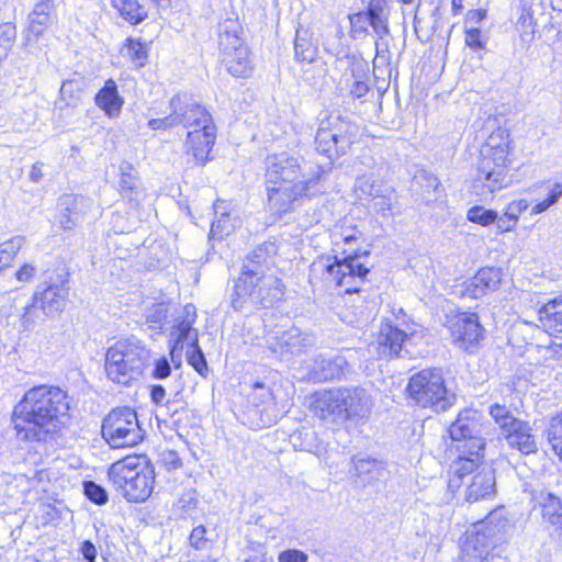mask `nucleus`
<instances>
[{
	"instance_id": "obj_1",
	"label": "nucleus",
	"mask_w": 562,
	"mask_h": 562,
	"mask_svg": "<svg viewBox=\"0 0 562 562\" xmlns=\"http://www.w3.org/2000/svg\"><path fill=\"white\" fill-rule=\"evenodd\" d=\"M67 393L58 386L37 385L26 391L13 407L11 426L21 442L50 445L69 419Z\"/></svg>"
},
{
	"instance_id": "obj_2",
	"label": "nucleus",
	"mask_w": 562,
	"mask_h": 562,
	"mask_svg": "<svg viewBox=\"0 0 562 562\" xmlns=\"http://www.w3.org/2000/svg\"><path fill=\"white\" fill-rule=\"evenodd\" d=\"M325 170L319 166L306 169L300 159L285 151L266 158V189L269 210L283 214L293 203L324 192L322 177Z\"/></svg>"
},
{
	"instance_id": "obj_3",
	"label": "nucleus",
	"mask_w": 562,
	"mask_h": 562,
	"mask_svg": "<svg viewBox=\"0 0 562 562\" xmlns=\"http://www.w3.org/2000/svg\"><path fill=\"white\" fill-rule=\"evenodd\" d=\"M108 475L116 491L128 502H145L155 483L154 465L144 457H126L114 462Z\"/></svg>"
},
{
	"instance_id": "obj_4",
	"label": "nucleus",
	"mask_w": 562,
	"mask_h": 562,
	"mask_svg": "<svg viewBox=\"0 0 562 562\" xmlns=\"http://www.w3.org/2000/svg\"><path fill=\"white\" fill-rule=\"evenodd\" d=\"M68 277L65 273L47 271L36 285L31 303L24 307L21 321L25 329H31L42 315L53 317L61 313L69 295Z\"/></svg>"
},
{
	"instance_id": "obj_5",
	"label": "nucleus",
	"mask_w": 562,
	"mask_h": 562,
	"mask_svg": "<svg viewBox=\"0 0 562 562\" xmlns=\"http://www.w3.org/2000/svg\"><path fill=\"white\" fill-rule=\"evenodd\" d=\"M285 286L282 280L274 274H261L256 277H238L234 281L231 293V306L237 311H244L247 305L269 308L281 302Z\"/></svg>"
},
{
	"instance_id": "obj_6",
	"label": "nucleus",
	"mask_w": 562,
	"mask_h": 562,
	"mask_svg": "<svg viewBox=\"0 0 562 562\" xmlns=\"http://www.w3.org/2000/svg\"><path fill=\"white\" fill-rule=\"evenodd\" d=\"M218 49L221 63L236 78H248L254 71L250 49L245 43L244 29L237 18L218 24Z\"/></svg>"
},
{
	"instance_id": "obj_7",
	"label": "nucleus",
	"mask_w": 562,
	"mask_h": 562,
	"mask_svg": "<svg viewBox=\"0 0 562 562\" xmlns=\"http://www.w3.org/2000/svg\"><path fill=\"white\" fill-rule=\"evenodd\" d=\"M148 357L149 351L139 340L134 338L120 340L106 351V375L117 384L127 385L142 374Z\"/></svg>"
},
{
	"instance_id": "obj_8",
	"label": "nucleus",
	"mask_w": 562,
	"mask_h": 562,
	"mask_svg": "<svg viewBox=\"0 0 562 562\" xmlns=\"http://www.w3.org/2000/svg\"><path fill=\"white\" fill-rule=\"evenodd\" d=\"M406 393L416 405L437 413L450 408L456 400L454 394L448 391L439 368H427L413 374L406 385Z\"/></svg>"
},
{
	"instance_id": "obj_9",
	"label": "nucleus",
	"mask_w": 562,
	"mask_h": 562,
	"mask_svg": "<svg viewBox=\"0 0 562 562\" xmlns=\"http://www.w3.org/2000/svg\"><path fill=\"white\" fill-rule=\"evenodd\" d=\"M359 127L348 116L330 113L322 119L315 135L316 150L329 159V165L345 155L355 143Z\"/></svg>"
},
{
	"instance_id": "obj_10",
	"label": "nucleus",
	"mask_w": 562,
	"mask_h": 562,
	"mask_svg": "<svg viewBox=\"0 0 562 562\" xmlns=\"http://www.w3.org/2000/svg\"><path fill=\"white\" fill-rule=\"evenodd\" d=\"M101 434L112 449L135 447L145 436L136 412L127 406L113 408L103 418Z\"/></svg>"
},
{
	"instance_id": "obj_11",
	"label": "nucleus",
	"mask_w": 562,
	"mask_h": 562,
	"mask_svg": "<svg viewBox=\"0 0 562 562\" xmlns=\"http://www.w3.org/2000/svg\"><path fill=\"white\" fill-rule=\"evenodd\" d=\"M369 251H355L351 255L339 259L337 256L325 259L324 269L328 274L329 281L336 286L344 288L346 293L359 292L360 285L364 282L370 269L359 262L362 256H368Z\"/></svg>"
},
{
	"instance_id": "obj_12",
	"label": "nucleus",
	"mask_w": 562,
	"mask_h": 562,
	"mask_svg": "<svg viewBox=\"0 0 562 562\" xmlns=\"http://www.w3.org/2000/svg\"><path fill=\"white\" fill-rule=\"evenodd\" d=\"M515 161V147L509 130L498 126L494 130V191L519 181V166H514Z\"/></svg>"
},
{
	"instance_id": "obj_13",
	"label": "nucleus",
	"mask_w": 562,
	"mask_h": 562,
	"mask_svg": "<svg viewBox=\"0 0 562 562\" xmlns=\"http://www.w3.org/2000/svg\"><path fill=\"white\" fill-rule=\"evenodd\" d=\"M475 412L460 413L454 423L449 427L450 438L456 442V450L462 459H471V462H481L485 441L477 436V424L474 422Z\"/></svg>"
},
{
	"instance_id": "obj_14",
	"label": "nucleus",
	"mask_w": 562,
	"mask_h": 562,
	"mask_svg": "<svg viewBox=\"0 0 562 562\" xmlns=\"http://www.w3.org/2000/svg\"><path fill=\"white\" fill-rule=\"evenodd\" d=\"M505 408L494 404V426L499 432L498 440H505L510 448L518 449L521 453L529 454L537 450V443L529 428L521 420L504 413ZM496 427H494V431Z\"/></svg>"
},
{
	"instance_id": "obj_15",
	"label": "nucleus",
	"mask_w": 562,
	"mask_h": 562,
	"mask_svg": "<svg viewBox=\"0 0 562 562\" xmlns=\"http://www.w3.org/2000/svg\"><path fill=\"white\" fill-rule=\"evenodd\" d=\"M251 426L266 428L277 423L279 412L272 392L262 383H256L248 396L247 412Z\"/></svg>"
},
{
	"instance_id": "obj_16",
	"label": "nucleus",
	"mask_w": 562,
	"mask_h": 562,
	"mask_svg": "<svg viewBox=\"0 0 562 562\" xmlns=\"http://www.w3.org/2000/svg\"><path fill=\"white\" fill-rule=\"evenodd\" d=\"M170 111L173 112L176 126L182 125L186 128L194 130L213 122L211 114L189 93H177L169 102Z\"/></svg>"
},
{
	"instance_id": "obj_17",
	"label": "nucleus",
	"mask_w": 562,
	"mask_h": 562,
	"mask_svg": "<svg viewBox=\"0 0 562 562\" xmlns=\"http://www.w3.org/2000/svg\"><path fill=\"white\" fill-rule=\"evenodd\" d=\"M447 327L453 345L465 351H472L483 334L479 317L473 313H462L451 317L448 321Z\"/></svg>"
},
{
	"instance_id": "obj_18",
	"label": "nucleus",
	"mask_w": 562,
	"mask_h": 562,
	"mask_svg": "<svg viewBox=\"0 0 562 562\" xmlns=\"http://www.w3.org/2000/svg\"><path fill=\"white\" fill-rule=\"evenodd\" d=\"M492 529L486 522L474 525V532L467 536L461 548V562H491Z\"/></svg>"
},
{
	"instance_id": "obj_19",
	"label": "nucleus",
	"mask_w": 562,
	"mask_h": 562,
	"mask_svg": "<svg viewBox=\"0 0 562 562\" xmlns=\"http://www.w3.org/2000/svg\"><path fill=\"white\" fill-rule=\"evenodd\" d=\"M407 338L406 329H401L387 319L381 324L376 339L370 347L381 359L401 357V351Z\"/></svg>"
},
{
	"instance_id": "obj_20",
	"label": "nucleus",
	"mask_w": 562,
	"mask_h": 562,
	"mask_svg": "<svg viewBox=\"0 0 562 562\" xmlns=\"http://www.w3.org/2000/svg\"><path fill=\"white\" fill-rule=\"evenodd\" d=\"M338 400L341 406L342 420L364 419L369 416L372 401L362 387H338Z\"/></svg>"
},
{
	"instance_id": "obj_21",
	"label": "nucleus",
	"mask_w": 562,
	"mask_h": 562,
	"mask_svg": "<svg viewBox=\"0 0 562 562\" xmlns=\"http://www.w3.org/2000/svg\"><path fill=\"white\" fill-rule=\"evenodd\" d=\"M56 20L55 0H35L26 19V38L38 41Z\"/></svg>"
},
{
	"instance_id": "obj_22",
	"label": "nucleus",
	"mask_w": 562,
	"mask_h": 562,
	"mask_svg": "<svg viewBox=\"0 0 562 562\" xmlns=\"http://www.w3.org/2000/svg\"><path fill=\"white\" fill-rule=\"evenodd\" d=\"M186 315H179L175 318V324L170 331V358L176 368L181 366V353L186 342L192 334V326L195 323V307L192 304L184 306Z\"/></svg>"
},
{
	"instance_id": "obj_23",
	"label": "nucleus",
	"mask_w": 562,
	"mask_h": 562,
	"mask_svg": "<svg viewBox=\"0 0 562 562\" xmlns=\"http://www.w3.org/2000/svg\"><path fill=\"white\" fill-rule=\"evenodd\" d=\"M314 342L315 338L312 335L303 333L295 326L283 331H277L267 339L268 348L273 353L280 355L300 353Z\"/></svg>"
},
{
	"instance_id": "obj_24",
	"label": "nucleus",
	"mask_w": 562,
	"mask_h": 562,
	"mask_svg": "<svg viewBox=\"0 0 562 562\" xmlns=\"http://www.w3.org/2000/svg\"><path fill=\"white\" fill-rule=\"evenodd\" d=\"M277 252L274 241L268 240L257 246L245 258L239 277L269 274L268 271L274 266Z\"/></svg>"
},
{
	"instance_id": "obj_25",
	"label": "nucleus",
	"mask_w": 562,
	"mask_h": 562,
	"mask_svg": "<svg viewBox=\"0 0 562 562\" xmlns=\"http://www.w3.org/2000/svg\"><path fill=\"white\" fill-rule=\"evenodd\" d=\"M215 130L214 123L211 122L187 133V153L191 154L198 164L204 165L207 161L209 154L216 138Z\"/></svg>"
},
{
	"instance_id": "obj_26",
	"label": "nucleus",
	"mask_w": 562,
	"mask_h": 562,
	"mask_svg": "<svg viewBox=\"0 0 562 562\" xmlns=\"http://www.w3.org/2000/svg\"><path fill=\"white\" fill-rule=\"evenodd\" d=\"M311 409L315 416L323 420L344 423L337 389L315 393Z\"/></svg>"
},
{
	"instance_id": "obj_27",
	"label": "nucleus",
	"mask_w": 562,
	"mask_h": 562,
	"mask_svg": "<svg viewBox=\"0 0 562 562\" xmlns=\"http://www.w3.org/2000/svg\"><path fill=\"white\" fill-rule=\"evenodd\" d=\"M351 462L355 474L363 484H372L385 480L387 476V470L382 460L366 454H357L352 457Z\"/></svg>"
},
{
	"instance_id": "obj_28",
	"label": "nucleus",
	"mask_w": 562,
	"mask_h": 562,
	"mask_svg": "<svg viewBox=\"0 0 562 562\" xmlns=\"http://www.w3.org/2000/svg\"><path fill=\"white\" fill-rule=\"evenodd\" d=\"M94 103L111 119L120 115L124 99L120 95L117 85L113 79L105 81L104 86L95 94Z\"/></svg>"
},
{
	"instance_id": "obj_29",
	"label": "nucleus",
	"mask_w": 562,
	"mask_h": 562,
	"mask_svg": "<svg viewBox=\"0 0 562 562\" xmlns=\"http://www.w3.org/2000/svg\"><path fill=\"white\" fill-rule=\"evenodd\" d=\"M538 15H543V7L541 0H531L529 3L522 1L520 15L517 20V29L520 32L522 41H532L538 23Z\"/></svg>"
},
{
	"instance_id": "obj_30",
	"label": "nucleus",
	"mask_w": 562,
	"mask_h": 562,
	"mask_svg": "<svg viewBox=\"0 0 562 562\" xmlns=\"http://www.w3.org/2000/svg\"><path fill=\"white\" fill-rule=\"evenodd\" d=\"M179 315H186L184 307L178 313L170 314L168 305L162 302L155 303L145 311V319L149 328L169 333L175 318Z\"/></svg>"
},
{
	"instance_id": "obj_31",
	"label": "nucleus",
	"mask_w": 562,
	"mask_h": 562,
	"mask_svg": "<svg viewBox=\"0 0 562 562\" xmlns=\"http://www.w3.org/2000/svg\"><path fill=\"white\" fill-rule=\"evenodd\" d=\"M538 319L548 331L562 333V296L542 304L538 310Z\"/></svg>"
},
{
	"instance_id": "obj_32",
	"label": "nucleus",
	"mask_w": 562,
	"mask_h": 562,
	"mask_svg": "<svg viewBox=\"0 0 562 562\" xmlns=\"http://www.w3.org/2000/svg\"><path fill=\"white\" fill-rule=\"evenodd\" d=\"M224 202L217 201L214 204L215 220L211 224L210 239H223L229 236L236 228L238 220L232 217L229 212L225 211Z\"/></svg>"
},
{
	"instance_id": "obj_33",
	"label": "nucleus",
	"mask_w": 562,
	"mask_h": 562,
	"mask_svg": "<svg viewBox=\"0 0 562 562\" xmlns=\"http://www.w3.org/2000/svg\"><path fill=\"white\" fill-rule=\"evenodd\" d=\"M516 531L515 516L504 507L494 508V548L508 542Z\"/></svg>"
},
{
	"instance_id": "obj_34",
	"label": "nucleus",
	"mask_w": 562,
	"mask_h": 562,
	"mask_svg": "<svg viewBox=\"0 0 562 562\" xmlns=\"http://www.w3.org/2000/svg\"><path fill=\"white\" fill-rule=\"evenodd\" d=\"M364 11L370 26L380 38L389 34V10L385 0H370Z\"/></svg>"
},
{
	"instance_id": "obj_35",
	"label": "nucleus",
	"mask_w": 562,
	"mask_h": 562,
	"mask_svg": "<svg viewBox=\"0 0 562 562\" xmlns=\"http://www.w3.org/2000/svg\"><path fill=\"white\" fill-rule=\"evenodd\" d=\"M347 361L341 356L321 357L315 360L314 373L319 381L339 379L344 374Z\"/></svg>"
},
{
	"instance_id": "obj_36",
	"label": "nucleus",
	"mask_w": 562,
	"mask_h": 562,
	"mask_svg": "<svg viewBox=\"0 0 562 562\" xmlns=\"http://www.w3.org/2000/svg\"><path fill=\"white\" fill-rule=\"evenodd\" d=\"M120 15L133 25L139 24L148 18V12L138 0H111Z\"/></svg>"
},
{
	"instance_id": "obj_37",
	"label": "nucleus",
	"mask_w": 562,
	"mask_h": 562,
	"mask_svg": "<svg viewBox=\"0 0 562 562\" xmlns=\"http://www.w3.org/2000/svg\"><path fill=\"white\" fill-rule=\"evenodd\" d=\"M188 346L187 361L188 363L203 378H206L210 369L205 359V356L199 346L198 331L192 327V334H190L189 341L186 342Z\"/></svg>"
},
{
	"instance_id": "obj_38",
	"label": "nucleus",
	"mask_w": 562,
	"mask_h": 562,
	"mask_svg": "<svg viewBox=\"0 0 562 562\" xmlns=\"http://www.w3.org/2000/svg\"><path fill=\"white\" fill-rule=\"evenodd\" d=\"M492 268L485 267L467 283L464 294L473 299L486 295L491 288Z\"/></svg>"
},
{
	"instance_id": "obj_39",
	"label": "nucleus",
	"mask_w": 562,
	"mask_h": 562,
	"mask_svg": "<svg viewBox=\"0 0 562 562\" xmlns=\"http://www.w3.org/2000/svg\"><path fill=\"white\" fill-rule=\"evenodd\" d=\"M121 53L124 57H127L137 68L144 67L148 59L147 44L133 37L125 40Z\"/></svg>"
},
{
	"instance_id": "obj_40",
	"label": "nucleus",
	"mask_w": 562,
	"mask_h": 562,
	"mask_svg": "<svg viewBox=\"0 0 562 562\" xmlns=\"http://www.w3.org/2000/svg\"><path fill=\"white\" fill-rule=\"evenodd\" d=\"M86 87L82 78L64 80L59 90L60 99L67 106H77L81 102V95Z\"/></svg>"
},
{
	"instance_id": "obj_41",
	"label": "nucleus",
	"mask_w": 562,
	"mask_h": 562,
	"mask_svg": "<svg viewBox=\"0 0 562 562\" xmlns=\"http://www.w3.org/2000/svg\"><path fill=\"white\" fill-rule=\"evenodd\" d=\"M295 57L300 61L313 63L317 56V47L311 42L308 32L297 30L294 42Z\"/></svg>"
},
{
	"instance_id": "obj_42",
	"label": "nucleus",
	"mask_w": 562,
	"mask_h": 562,
	"mask_svg": "<svg viewBox=\"0 0 562 562\" xmlns=\"http://www.w3.org/2000/svg\"><path fill=\"white\" fill-rule=\"evenodd\" d=\"M542 517L562 532V503L559 497L549 493L542 503Z\"/></svg>"
},
{
	"instance_id": "obj_43",
	"label": "nucleus",
	"mask_w": 562,
	"mask_h": 562,
	"mask_svg": "<svg viewBox=\"0 0 562 562\" xmlns=\"http://www.w3.org/2000/svg\"><path fill=\"white\" fill-rule=\"evenodd\" d=\"M89 206V199L82 195L64 194L58 201L59 213H69L78 217H80Z\"/></svg>"
},
{
	"instance_id": "obj_44",
	"label": "nucleus",
	"mask_w": 562,
	"mask_h": 562,
	"mask_svg": "<svg viewBox=\"0 0 562 562\" xmlns=\"http://www.w3.org/2000/svg\"><path fill=\"white\" fill-rule=\"evenodd\" d=\"M492 493V480L486 474L477 473L473 476L471 484L468 487L467 499L469 502H476L485 498Z\"/></svg>"
},
{
	"instance_id": "obj_45",
	"label": "nucleus",
	"mask_w": 562,
	"mask_h": 562,
	"mask_svg": "<svg viewBox=\"0 0 562 562\" xmlns=\"http://www.w3.org/2000/svg\"><path fill=\"white\" fill-rule=\"evenodd\" d=\"M390 186L384 181L374 179L372 176H362L356 181L357 191L370 201L378 198L380 195V191H384V189H387Z\"/></svg>"
},
{
	"instance_id": "obj_46",
	"label": "nucleus",
	"mask_w": 562,
	"mask_h": 562,
	"mask_svg": "<svg viewBox=\"0 0 562 562\" xmlns=\"http://www.w3.org/2000/svg\"><path fill=\"white\" fill-rule=\"evenodd\" d=\"M546 435L552 450L562 460V414L551 418Z\"/></svg>"
},
{
	"instance_id": "obj_47",
	"label": "nucleus",
	"mask_w": 562,
	"mask_h": 562,
	"mask_svg": "<svg viewBox=\"0 0 562 562\" xmlns=\"http://www.w3.org/2000/svg\"><path fill=\"white\" fill-rule=\"evenodd\" d=\"M548 194L544 200L538 202L531 210V214H540L554 205L562 196V183L547 182Z\"/></svg>"
},
{
	"instance_id": "obj_48",
	"label": "nucleus",
	"mask_w": 562,
	"mask_h": 562,
	"mask_svg": "<svg viewBox=\"0 0 562 562\" xmlns=\"http://www.w3.org/2000/svg\"><path fill=\"white\" fill-rule=\"evenodd\" d=\"M293 446L300 450L317 453L321 449V443L317 440L316 434L313 430L305 429L292 436Z\"/></svg>"
},
{
	"instance_id": "obj_49",
	"label": "nucleus",
	"mask_w": 562,
	"mask_h": 562,
	"mask_svg": "<svg viewBox=\"0 0 562 562\" xmlns=\"http://www.w3.org/2000/svg\"><path fill=\"white\" fill-rule=\"evenodd\" d=\"M394 200L395 191L390 186L387 189H384V191H380V195L371 201V207L382 216H389L391 215Z\"/></svg>"
},
{
	"instance_id": "obj_50",
	"label": "nucleus",
	"mask_w": 562,
	"mask_h": 562,
	"mask_svg": "<svg viewBox=\"0 0 562 562\" xmlns=\"http://www.w3.org/2000/svg\"><path fill=\"white\" fill-rule=\"evenodd\" d=\"M131 165L121 167L122 176L120 180L121 192L124 196L130 200L136 199L137 196V179L130 172L132 170Z\"/></svg>"
},
{
	"instance_id": "obj_51",
	"label": "nucleus",
	"mask_w": 562,
	"mask_h": 562,
	"mask_svg": "<svg viewBox=\"0 0 562 562\" xmlns=\"http://www.w3.org/2000/svg\"><path fill=\"white\" fill-rule=\"evenodd\" d=\"M528 206L529 204L527 200L524 199L510 202L505 210L507 224L501 226L503 228V232H509L513 227H515L519 214L526 211Z\"/></svg>"
},
{
	"instance_id": "obj_52",
	"label": "nucleus",
	"mask_w": 562,
	"mask_h": 562,
	"mask_svg": "<svg viewBox=\"0 0 562 562\" xmlns=\"http://www.w3.org/2000/svg\"><path fill=\"white\" fill-rule=\"evenodd\" d=\"M83 493L89 501L97 505H104L109 501L106 490L93 481L83 483Z\"/></svg>"
},
{
	"instance_id": "obj_53",
	"label": "nucleus",
	"mask_w": 562,
	"mask_h": 562,
	"mask_svg": "<svg viewBox=\"0 0 562 562\" xmlns=\"http://www.w3.org/2000/svg\"><path fill=\"white\" fill-rule=\"evenodd\" d=\"M362 67H367V65L364 64H359L357 69L352 68L351 72H352V78H353V82L350 87V93L355 97V98H362L364 97L368 92H369V85L367 83V81L362 78V76L358 75L357 71L362 68ZM363 77H366V74H363Z\"/></svg>"
},
{
	"instance_id": "obj_54",
	"label": "nucleus",
	"mask_w": 562,
	"mask_h": 562,
	"mask_svg": "<svg viewBox=\"0 0 562 562\" xmlns=\"http://www.w3.org/2000/svg\"><path fill=\"white\" fill-rule=\"evenodd\" d=\"M415 181L427 192H436L441 186L439 179L434 173L426 170L418 171L415 175Z\"/></svg>"
},
{
	"instance_id": "obj_55",
	"label": "nucleus",
	"mask_w": 562,
	"mask_h": 562,
	"mask_svg": "<svg viewBox=\"0 0 562 562\" xmlns=\"http://www.w3.org/2000/svg\"><path fill=\"white\" fill-rule=\"evenodd\" d=\"M351 32L355 34H366L370 25L366 11L349 14Z\"/></svg>"
},
{
	"instance_id": "obj_56",
	"label": "nucleus",
	"mask_w": 562,
	"mask_h": 562,
	"mask_svg": "<svg viewBox=\"0 0 562 562\" xmlns=\"http://www.w3.org/2000/svg\"><path fill=\"white\" fill-rule=\"evenodd\" d=\"M196 505L198 499L195 496V492L192 490L183 492L176 504L177 508L181 512L182 515L190 514L192 509L196 508Z\"/></svg>"
},
{
	"instance_id": "obj_57",
	"label": "nucleus",
	"mask_w": 562,
	"mask_h": 562,
	"mask_svg": "<svg viewBox=\"0 0 562 562\" xmlns=\"http://www.w3.org/2000/svg\"><path fill=\"white\" fill-rule=\"evenodd\" d=\"M24 244L22 236H15L2 244H0V251L4 255L5 259L12 261L14 256L19 252Z\"/></svg>"
},
{
	"instance_id": "obj_58",
	"label": "nucleus",
	"mask_w": 562,
	"mask_h": 562,
	"mask_svg": "<svg viewBox=\"0 0 562 562\" xmlns=\"http://www.w3.org/2000/svg\"><path fill=\"white\" fill-rule=\"evenodd\" d=\"M468 220L481 225H488L492 223V210L475 205L468 211Z\"/></svg>"
},
{
	"instance_id": "obj_59",
	"label": "nucleus",
	"mask_w": 562,
	"mask_h": 562,
	"mask_svg": "<svg viewBox=\"0 0 562 562\" xmlns=\"http://www.w3.org/2000/svg\"><path fill=\"white\" fill-rule=\"evenodd\" d=\"M206 528L202 525L193 528L190 535V544L196 550H203L206 547L207 539L205 537Z\"/></svg>"
},
{
	"instance_id": "obj_60",
	"label": "nucleus",
	"mask_w": 562,
	"mask_h": 562,
	"mask_svg": "<svg viewBox=\"0 0 562 562\" xmlns=\"http://www.w3.org/2000/svg\"><path fill=\"white\" fill-rule=\"evenodd\" d=\"M465 43L473 49H483L485 47L481 31L477 27H470L465 31Z\"/></svg>"
},
{
	"instance_id": "obj_61",
	"label": "nucleus",
	"mask_w": 562,
	"mask_h": 562,
	"mask_svg": "<svg viewBox=\"0 0 562 562\" xmlns=\"http://www.w3.org/2000/svg\"><path fill=\"white\" fill-rule=\"evenodd\" d=\"M170 373L171 366L166 357H161L155 361V367L151 372L153 378L162 380L168 378Z\"/></svg>"
},
{
	"instance_id": "obj_62",
	"label": "nucleus",
	"mask_w": 562,
	"mask_h": 562,
	"mask_svg": "<svg viewBox=\"0 0 562 562\" xmlns=\"http://www.w3.org/2000/svg\"><path fill=\"white\" fill-rule=\"evenodd\" d=\"M177 119V115L173 116V112L171 111L169 115L161 117V119H151L148 121V126L151 130H168L171 127H175V120Z\"/></svg>"
},
{
	"instance_id": "obj_63",
	"label": "nucleus",
	"mask_w": 562,
	"mask_h": 562,
	"mask_svg": "<svg viewBox=\"0 0 562 562\" xmlns=\"http://www.w3.org/2000/svg\"><path fill=\"white\" fill-rule=\"evenodd\" d=\"M79 553L82 555L85 562H97L98 551L95 546L90 540H83L79 547Z\"/></svg>"
},
{
	"instance_id": "obj_64",
	"label": "nucleus",
	"mask_w": 562,
	"mask_h": 562,
	"mask_svg": "<svg viewBox=\"0 0 562 562\" xmlns=\"http://www.w3.org/2000/svg\"><path fill=\"white\" fill-rule=\"evenodd\" d=\"M279 562H307V554L300 550H285L279 554Z\"/></svg>"
}]
</instances>
